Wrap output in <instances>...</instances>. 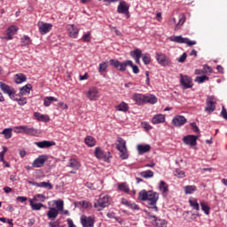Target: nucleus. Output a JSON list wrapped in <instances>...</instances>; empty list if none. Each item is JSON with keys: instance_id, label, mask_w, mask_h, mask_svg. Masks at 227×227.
I'll return each mask as SVG.
<instances>
[{"instance_id": "nucleus-1", "label": "nucleus", "mask_w": 227, "mask_h": 227, "mask_svg": "<svg viewBox=\"0 0 227 227\" xmlns=\"http://www.w3.org/2000/svg\"><path fill=\"white\" fill-rule=\"evenodd\" d=\"M138 200L140 201H146L147 208L152 210V212H159V207H157V201H159V194L153 191L142 190L138 193Z\"/></svg>"}, {"instance_id": "nucleus-2", "label": "nucleus", "mask_w": 227, "mask_h": 227, "mask_svg": "<svg viewBox=\"0 0 227 227\" xmlns=\"http://www.w3.org/2000/svg\"><path fill=\"white\" fill-rule=\"evenodd\" d=\"M109 205H111V197H109L107 194L102 193L99 195L98 200H97L94 203V208H96L98 212H100Z\"/></svg>"}, {"instance_id": "nucleus-3", "label": "nucleus", "mask_w": 227, "mask_h": 227, "mask_svg": "<svg viewBox=\"0 0 227 227\" xmlns=\"http://www.w3.org/2000/svg\"><path fill=\"white\" fill-rule=\"evenodd\" d=\"M117 143H119V145H117L116 148L121 153V159H122V160L129 159V153L127 152V142L123 138L118 137Z\"/></svg>"}, {"instance_id": "nucleus-4", "label": "nucleus", "mask_w": 227, "mask_h": 227, "mask_svg": "<svg viewBox=\"0 0 227 227\" xmlns=\"http://www.w3.org/2000/svg\"><path fill=\"white\" fill-rule=\"evenodd\" d=\"M146 215L149 217V219L152 221L153 226L155 227H168V221L166 219L159 218L155 215H152L150 212L147 210L145 211Z\"/></svg>"}, {"instance_id": "nucleus-5", "label": "nucleus", "mask_w": 227, "mask_h": 227, "mask_svg": "<svg viewBox=\"0 0 227 227\" xmlns=\"http://www.w3.org/2000/svg\"><path fill=\"white\" fill-rule=\"evenodd\" d=\"M109 63L112 67H114V68L119 67V72H125L127 70V67H129V65H132V60H126L120 62L116 59H110Z\"/></svg>"}, {"instance_id": "nucleus-6", "label": "nucleus", "mask_w": 227, "mask_h": 227, "mask_svg": "<svg viewBox=\"0 0 227 227\" xmlns=\"http://www.w3.org/2000/svg\"><path fill=\"white\" fill-rule=\"evenodd\" d=\"M155 59L160 67H169L171 65V59L164 53L157 52L155 54Z\"/></svg>"}, {"instance_id": "nucleus-7", "label": "nucleus", "mask_w": 227, "mask_h": 227, "mask_svg": "<svg viewBox=\"0 0 227 227\" xmlns=\"http://www.w3.org/2000/svg\"><path fill=\"white\" fill-rule=\"evenodd\" d=\"M169 40L176 43H186L189 47L196 45V41H191L189 38L182 37V35L170 36Z\"/></svg>"}, {"instance_id": "nucleus-8", "label": "nucleus", "mask_w": 227, "mask_h": 227, "mask_svg": "<svg viewBox=\"0 0 227 227\" xmlns=\"http://www.w3.org/2000/svg\"><path fill=\"white\" fill-rule=\"evenodd\" d=\"M0 90L4 93L5 95H8L11 99L15 98V89L13 87H11L10 85L0 82Z\"/></svg>"}, {"instance_id": "nucleus-9", "label": "nucleus", "mask_w": 227, "mask_h": 227, "mask_svg": "<svg viewBox=\"0 0 227 227\" xmlns=\"http://www.w3.org/2000/svg\"><path fill=\"white\" fill-rule=\"evenodd\" d=\"M207 107L205 108L206 113H208L209 114L211 113H214L215 111V98L214 96L207 97L206 99Z\"/></svg>"}, {"instance_id": "nucleus-10", "label": "nucleus", "mask_w": 227, "mask_h": 227, "mask_svg": "<svg viewBox=\"0 0 227 227\" xmlns=\"http://www.w3.org/2000/svg\"><path fill=\"white\" fill-rule=\"evenodd\" d=\"M81 224L82 227H95V217L93 216H81Z\"/></svg>"}, {"instance_id": "nucleus-11", "label": "nucleus", "mask_w": 227, "mask_h": 227, "mask_svg": "<svg viewBox=\"0 0 227 227\" xmlns=\"http://www.w3.org/2000/svg\"><path fill=\"white\" fill-rule=\"evenodd\" d=\"M48 160L49 156H47L46 154L39 155L38 158H36L33 161L32 166L33 168H43V164H45V162H47Z\"/></svg>"}, {"instance_id": "nucleus-12", "label": "nucleus", "mask_w": 227, "mask_h": 227, "mask_svg": "<svg viewBox=\"0 0 227 227\" xmlns=\"http://www.w3.org/2000/svg\"><path fill=\"white\" fill-rule=\"evenodd\" d=\"M181 86H183L184 90H189V88H192V79L187 75H182L180 78Z\"/></svg>"}, {"instance_id": "nucleus-13", "label": "nucleus", "mask_w": 227, "mask_h": 227, "mask_svg": "<svg viewBox=\"0 0 227 227\" xmlns=\"http://www.w3.org/2000/svg\"><path fill=\"white\" fill-rule=\"evenodd\" d=\"M187 123V119L184 115H176L172 120L174 127H182Z\"/></svg>"}, {"instance_id": "nucleus-14", "label": "nucleus", "mask_w": 227, "mask_h": 227, "mask_svg": "<svg viewBox=\"0 0 227 227\" xmlns=\"http://www.w3.org/2000/svg\"><path fill=\"white\" fill-rule=\"evenodd\" d=\"M100 97V94L98 92V89L97 87H90L89 90L87 91V98L89 100H97Z\"/></svg>"}, {"instance_id": "nucleus-15", "label": "nucleus", "mask_w": 227, "mask_h": 227, "mask_svg": "<svg viewBox=\"0 0 227 227\" xmlns=\"http://www.w3.org/2000/svg\"><path fill=\"white\" fill-rule=\"evenodd\" d=\"M118 13H121L122 15H126V17L129 19L130 17V12H129V6L127 5V3L121 2L117 7Z\"/></svg>"}, {"instance_id": "nucleus-16", "label": "nucleus", "mask_w": 227, "mask_h": 227, "mask_svg": "<svg viewBox=\"0 0 227 227\" xmlns=\"http://www.w3.org/2000/svg\"><path fill=\"white\" fill-rule=\"evenodd\" d=\"M34 145L38 148H51V146H56V142L49 141V140H43L41 142H34Z\"/></svg>"}, {"instance_id": "nucleus-17", "label": "nucleus", "mask_w": 227, "mask_h": 227, "mask_svg": "<svg viewBox=\"0 0 227 227\" xmlns=\"http://www.w3.org/2000/svg\"><path fill=\"white\" fill-rule=\"evenodd\" d=\"M19 27L17 26H11L6 32V36L2 37L4 40H13L14 35H17Z\"/></svg>"}, {"instance_id": "nucleus-18", "label": "nucleus", "mask_w": 227, "mask_h": 227, "mask_svg": "<svg viewBox=\"0 0 227 227\" xmlns=\"http://www.w3.org/2000/svg\"><path fill=\"white\" fill-rule=\"evenodd\" d=\"M38 27L41 35H47V33L52 29V24L40 22L38 23Z\"/></svg>"}, {"instance_id": "nucleus-19", "label": "nucleus", "mask_w": 227, "mask_h": 227, "mask_svg": "<svg viewBox=\"0 0 227 227\" xmlns=\"http://www.w3.org/2000/svg\"><path fill=\"white\" fill-rule=\"evenodd\" d=\"M130 56L131 58H133L137 65H141L140 59H141V56H143V51H141L140 49H136L135 51H130Z\"/></svg>"}, {"instance_id": "nucleus-20", "label": "nucleus", "mask_w": 227, "mask_h": 227, "mask_svg": "<svg viewBox=\"0 0 227 227\" xmlns=\"http://www.w3.org/2000/svg\"><path fill=\"white\" fill-rule=\"evenodd\" d=\"M198 140V137L194 135H188L183 138V142L184 145H189L190 146H196V141Z\"/></svg>"}, {"instance_id": "nucleus-21", "label": "nucleus", "mask_w": 227, "mask_h": 227, "mask_svg": "<svg viewBox=\"0 0 227 227\" xmlns=\"http://www.w3.org/2000/svg\"><path fill=\"white\" fill-rule=\"evenodd\" d=\"M67 31H69V36L71 38H77L79 35V28H77L74 24L67 26Z\"/></svg>"}, {"instance_id": "nucleus-22", "label": "nucleus", "mask_w": 227, "mask_h": 227, "mask_svg": "<svg viewBox=\"0 0 227 227\" xmlns=\"http://www.w3.org/2000/svg\"><path fill=\"white\" fill-rule=\"evenodd\" d=\"M166 121V116L161 114H155L152 119L153 125H159V123H164Z\"/></svg>"}, {"instance_id": "nucleus-23", "label": "nucleus", "mask_w": 227, "mask_h": 227, "mask_svg": "<svg viewBox=\"0 0 227 227\" xmlns=\"http://www.w3.org/2000/svg\"><path fill=\"white\" fill-rule=\"evenodd\" d=\"M159 190L161 192L162 196H168V192H169V186L164 181H160L159 183Z\"/></svg>"}, {"instance_id": "nucleus-24", "label": "nucleus", "mask_w": 227, "mask_h": 227, "mask_svg": "<svg viewBox=\"0 0 227 227\" xmlns=\"http://www.w3.org/2000/svg\"><path fill=\"white\" fill-rule=\"evenodd\" d=\"M137 152L139 155H143L144 153H148L150 150H152V146L150 145H138L137 146Z\"/></svg>"}, {"instance_id": "nucleus-25", "label": "nucleus", "mask_w": 227, "mask_h": 227, "mask_svg": "<svg viewBox=\"0 0 227 227\" xmlns=\"http://www.w3.org/2000/svg\"><path fill=\"white\" fill-rule=\"evenodd\" d=\"M145 95L134 93L133 100L137 104V106H143V104H145Z\"/></svg>"}, {"instance_id": "nucleus-26", "label": "nucleus", "mask_w": 227, "mask_h": 227, "mask_svg": "<svg viewBox=\"0 0 227 227\" xmlns=\"http://www.w3.org/2000/svg\"><path fill=\"white\" fill-rule=\"evenodd\" d=\"M25 134L27 136H38V134H40V130L31 126H25Z\"/></svg>"}, {"instance_id": "nucleus-27", "label": "nucleus", "mask_w": 227, "mask_h": 227, "mask_svg": "<svg viewBox=\"0 0 227 227\" xmlns=\"http://www.w3.org/2000/svg\"><path fill=\"white\" fill-rule=\"evenodd\" d=\"M94 153L97 159H105V160H109V156H106V153L100 150L99 147L95 148Z\"/></svg>"}, {"instance_id": "nucleus-28", "label": "nucleus", "mask_w": 227, "mask_h": 227, "mask_svg": "<svg viewBox=\"0 0 227 227\" xmlns=\"http://www.w3.org/2000/svg\"><path fill=\"white\" fill-rule=\"evenodd\" d=\"M59 211L56 207H49V211L47 213L48 219L54 220L58 217Z\"/></svg>"}, {"instance_id": "nucleus-29", "label": "nucleus", "mask_w": 227, "mask_h": 227, "mask_svg": "<svg viewBox=\"0 0 227 227\" xmlns=\"http://www.w3.org/2000/svg\"><path fill=\"white\" fill-rule=\"evenodd\" d=\"M67 168H71L72 169H74V171H77V169L81 168V163L75 159H71L67 163Z\"/></svg>"}, {"instance_id": "nucleus-30", "label": "nucleus", "mask_w": 227, "mask_h": 227, "mask_svg": "<svg viewBox=\"0 0 227 227\" xmlns=\"http://www.w3.org/2000/svg\"><path fill=\"white\" fill-rule=\"evenodd\" d=\"M200 204L201 207L202 212L206 214V215H210V207L208 206V203L205 202V200H200Z\"/></svg>"}, {"instance_id": "nucleus-31", "label": "nucleus", "mask_w": 227, "mask_h": 227, "mask_svg": "<svg viewBox=\"0 0 227 227\" xmlns=\"http://www.w3.org/2000/svg\"><path fill=\"white\" fill-rule=\"evenodd\" d=\"M189 204L193 210H196V212H200V203H198V199L196 198L190 199Z\"/></svg>"}, {"instance_id": "nucleus-32", "label": "nucleus", "mask_w": 227, "mask_h": 227, "mask_svg": "<svg viewBox=\"0 0 227 227\" xmlns=\"http://www.w3.org/2000/svg\"><path fill=\"white\" fill-rule=\"evenodd\" d=\"M30 207L32 210H42V208H46L45 205L43 203H35L33 200H29Z\"/></svg>"}, {"instance_id": "nucleus-33", "label": "nucleus", "mask_w": 227, "mask_h": 227, "mask_svg": "<svg viewBox=\"0 0 227 227\" xmlns=\"http://www.w3.org/2000/svg\"><path fill=\"white\" fill-rule=\"evenodd\" d=\"M85 145L89 146L90 148H92V146H95L97 145V140L91 136H88L84 139Z\"/></svg>"}, {"instance_id": "nucleus-34", "label": "nucleus", "mask_w": 227, "mask_h": 227, "mask_svg": "<svg viewBox=\"0 0 227 227\" xmlns=\"http://www.w3.org/2000/svg\"><path fill=\"white\" fill-rule=\"evenodd\" d=\"M31 90H33V85L28 83L20 88V95H29V93H31Z\"/></svg>"}, {"instance_id": "nucleus-35", "label": "nucleus", "mask_w": 227, "mask_h": 227, "mask_svg": "<svg viewBox=\"0 0 227 227\" xmlns=\"http://www.w3.org/2000/svg\"><path fill=\"white\" fill-rule=\"evenodd\" d=\"M52 102H58V98L55 97H45L43 98V106L45 107H49L51 106V104H52Z\"/></svg>"}, {"instance_id": "nucleus-36", "label": "nucleus", "mask_w": 227, "mask_h": 227, "mask_svg": "<svg viewBox=\"0 0 227 227\" xmlns=\"http://www.w3.org/2000/svg\"><path fill=\"white\" fill-rule=\"evenodd\" d=\"M145 104H157V97L149 94L145 96Z\"/></svg>"}, {"instance_id": "nucleus-37", "label": "nucleus", "mask_w": 227, "mask_h": 227, "mask_svg": "<svg viewBox=\"0 0 227 227\" xmlns=\"http://www.w3.org/2000/svg\"><path fill=\"white\" fill-rule=\"evenodd\" d=\"M184 194H194L196 191H198V188L196 185H186L184 187Z\"/></svg>"}, {"instance_id": "nucleus-38", "label": "nucleus", "mask_w": 227, "mask_h": 227, "mask_svg": "<svg viewBox=\"0 0 227 227\" xmlns=\"http://www.w3.org/2000/svg\"><path fill=\"white\" fill-rule=\"evenodd\" d=\"M116 111H121V113H127L129 111V105L125 102H121L120 105L115 106Z\"/></svg>"}, {"instance_id": "nucleus-39", "label": "nucleus", "mask_w": 227, "mask_h": 227, "mask_svg": "<svg viewBox=\"0 0 227 227\" xmlns=\"http://www.w3.org/2000/svg\"><path fill=\"white\" fill-rule=\"evenodd\" d=\"M27 78L24 75V74H17L15 75V83L16 84H22V82H26Z\"/></svg>"}, {"instance_id": "nucleus-40", "label": "nucleus", "mask_w": 227, "mask_h": 227, "mask_svg": "<svg viewBox=\"0 0 227 227\" xmlns=\"http://www.w3.org/2000/svg\"><path fill=\"white\" fill-rule=\"evenodd\" d=\"M35 118L38 120V121H49V116L42 114L38 112L34 113Z\"/></svg>"}, {"instance_id": "nucleus-41", "label": "nucleus", "mask_w": 227, "mask_h": 227, "mask_svg": "<svg viewBox=\"0 0 227 227\" xmlns=\"http://www.w3.org/2000/svg\"><path fill=\"white\" fill-rule=\"evenodd\" d=\"M119 191H121L122 192H125L126 194H129L130 192V189L129 188V184L127 183H121L118 185Z\"/></svg>"}, {"instance_id": "nucleus-42", "label": "nucleus", "mask_w": 227, "mask_h": 227, "mask_svg": "<svg viewBox=\"0 0 227 227\" xmlns=\"http://www.w3.org/2000/svg\"><path fill=\"white\" fill-rule=\"evenodd\" d=\"M142 61L144 65H150L152 63V58L150 57L149 53L142 54Z\"/></svg>"}, {"instance_id": "nucleus-43", "label": "nucleus", "mask_w": 227, "mask_h": 227, "mask_svg": "<svg viewBox=\"0 0 227 227\" xmlns=\"http://www.w3.org/2000/svg\"><path fill=\"white\" fill-rule=\"evenodd\" d=\"M153 171L152 170H145L140 173L142 178H153Z\"/></svg>"}, {"instance_id": "nucleus-44", "label": "nucleus", "mask_w": 227, "mask_h": 227, "mask_svg": "<svg viewBox=\"0 0 227 227\" xmlns=\"http://www.w3.org/2000/svg\"><path fill=\"white\" fill-rule=\"evenodd\" d=\"M31 44V38L27 35H24L21 38V47H27V45Z\"/></svg>"}, {"instance_id": "nucleus-45", "label": "nucleus", "mask_w": 227, "mask_h": 227, "mask_svg": "<svg viewBox=\"0 0 227 227\" xmlns=\"http://www.w3.org/2000/svg\"><path fill=\"white\" fill-rule=\"evenodd\" d=\"M37 187H42L43 189L52 190V184L49 182H41L37 184Z\"/></svg>"}, {"instance_id": "nucleus-46", "label": "nucleus", "mask_w": 227, "mask_h": 227, "mask_svg": "<svg viewBox=\"0 0 227 227\" xmlns=\"http://www.w3.org/2000/svg\"><path fill=\"white\" fill-rule=\"evenodd\" d=\"M184 23H185V16L184 14L179 15V21L176 25L175 29H178V27H182V26H184Z\"/></svg>"}, {"instance_id": "nucleus-47", "label": "nucleus", "mask_w": 227, "mask_h": 227, "mask_svg": "<svg viewBox=\"0 0 227 227\" xmlns=\"http://www.w3.org/2000/svg\"><path fill=\"white\" fill-rule=\"evenodd\" d=\"M47 200V197L43 194H35L33 200L34 201H42L43 203Z\"/></svg>"}, {"instance_id": "nucleus-48", "label": "nucleus", "mask_w": 227, "mask_h": 227, "mask_svg": "<svg viewBox=\"0 0 227 227\" xmlns=\"http://www.w3.org/2000/svg\"><path fill=\"white\" fill-rule=\"evenodd\" d=\"M107 62H102L99 64V67H98V72L99 74H104V72H106L107 70Z\"/></svg>"}, {"instance_id": "nucleus-49", "label": "nucleus", "mask_w": 227, "mask_h": 227, "mask_svg": "<svg viewBox=\"0 0 227 227\" xmlns=\"http://www.w3.org/2000/svg\"><path fill=\"white\" fill-rule=\"evenodd\" d=\"M15 134H25L26 126H18L14 128Z\"/></svg>"}, {"instance_id": "nucleus-50", "label": "nucleus", "mask_w": 227, "mask_h": 227, "mask_svg": "<svg viewBox=\"0 0 227 227\" xmlns=\"http://www.w3.org/2000/svg\"><path fill=\"white\" fill-rule=\"evenodd\" d=\"M12 100L18 102L19 106H26V104H27V99L26 98H17L14 96Z\"/></svg>"}, {"instance_id": "nucleus-51", "label": "nucleus", "mask_w": 227, "mask_h": 227, "mask_svg": "<svg viewBox=\"0 0 227 227\" xmlns=\"http://www.w3.org/2000/svg\"><path fill=\"white\" fill-rule=\"evenodd\" d=\"M208 76L207 75H202V76H197L195 78V82H199V84H201L203 82H205V81H208Z\"/></svg>"}, {"instance_id": "nucleus-52", "label": "nucleus", "mask_w": 227, "mask_h": 227, "mask_svg": "<svg viewBox=\"0 0 227 227\" xmlns=\"http://www.w3.org/2000/svg\"><path fill=\"white\" fill-rule=\"evenodd\" d=\"M12 129H4L2 134L4 136L5 139H10L12 137Z\"/></svg>"}, {"instance_id": "nucleus-53", "label": "nucleus", "mask_w": 227, "mask_h": 227, "mask_svg": "<svg viewBox=\"0 0 227 227\" xmlns=\"http://www.w3.org/2000/svg\"><path fill=\"white\" fill-rule=\"evenodd\" d=\"M58 212H63L64 202L63 200H55Z\"/></svg>"}, {"instance_id": "nucleus-54", "label": "nucleus", "mask_w": 227, "mask_h": 227, "mask_svg": "<svg viewBox=\"0 0 227 227\" xmlns=\"http://www.w3.org/2000/svg\"><path fill=\"white\" fill-rule=\"evenodd\" d=\"M175 176H177V178H185V172L184 170L176 169Z\"/></svg>"}, {"instance_id": "nucleus-55", "label": "nucleus", "mask_w": 227, "mask_h": 227, "mask_svg": "<svg viewBox=\"0 0 227 227\" xmlns=\"http://www.w3.org/2000/svg\"><path fill=\"white\" fill-rule=\"evenodd\" d=\"M82 42H90L91 40V32H88L82 37Z\"/></svg>"}, {"instance_id": "nucleus-56", "label": "nucleus", "mask_w": 227, "mask_h": 227, "mask_svg": "<svg viewBox=\"0 0 227 227\" xmlns=\"http://www.w3.org/2000/svg\"><path fill=\"white\" fill-rule=\"evenodd\" d=\"M185 59H187V53L184 52L178 59V63H184Z\"/></svg>"}, {"instance_id": "nucleus-57", "label": "nucleus", "mask_w": 227, "mask_h": 227, "mask_svg": "<svg viewBox=\"0 0 227 227\" xmlns=\"http://www.w3.org/2000/svg\"><path fill=\"white\" fill-rule=\"evenodd\" d=\"M129 67H132L133 74H138L139 73V67L136 65H134V62L131 61V65Z\"/></svg>"}, {"instance_id": "nucleus-58", "label": "nucleus", "mask_w": 227, "mask_h": 227, "mask_svg": "<svg viewBox=\"0 0 227 227\" xmlns=\"http://www.w3.org/2000/svg\"><path fill=\"white\" fill-rule=\"evenodd\" d=\"M142 127L147 131L152 130V126L148 122H142Z\"/></svg>"}, {"instance_id": "nucleus-59", "label": "nucleus", "mask_w": 227, "mask_h": 227, "mask_svg": "<svg viewBox=\"0 0 227 227\" xmlns=\"http://www.w3.org/2000/svg\"><path fill=\"white\" fill-rule=\"evenodd\" d=\"M128 208H130L131 210H139V207L136 203L130 202Z\"/></svg>"}, {"instance_id": "nucleus-60", "label": "nucleus", "mask_w": 227, "mask_h": 227, "mask_svg": "<svg viewBox=\"0 0 227 227\" xmlns=\"http://www.w3.org/2000/svg\"><path fill=\"white\" fill-rule=\"evenodd\" d=\"M203 69L205 74H212V67L207 65L203 66Z\"/></svg>"}, {"instance_id": "nucleus-61", "label": "nucleus", "mask_w": 227, "mask_h": 227, "mask_svg": "<svg viewBox=\"0 0 227 227\" xmlns=\"http://www.w3.org/2000/svg\"><path fill=\"white\" fill-rule=\"evenodd\" d=\"M190 125L193 132H200V128H198L196 122H192Z\"/></svg>"}, {"instance_id": "nucleus-62", "label": "nucleus", "mask_w": 227, "mask_h": 227, "mask_svg": "<svg viewBox=\"0 0 227 227\" xmlns=\"http://www.w3.org/2000/svg\"><path fill=\"white\" fill-rule=\"evenodd\" d=\"M221 115L223 120L227 121V112H226V108H224V106H223V108H222Z\"/></svg>"}, {"instance_id": "nucleus-63", "label": "nucleus", "mask_w": 227, "mask_h": 227, "mask_svg": "<svg viewBox=\"0 0 227 227\" xmlns=\"http://www.w3.org/2000/svg\"><path fill=\"white\" fill-rule=\"evenodd\" d=\"M16 201H19L20 203H24L25 201H27V197L19 196L16 198Z\"/></svg>"}, {"instance_id": "nucleus-64", "label": "nucleus", "mask_w": 227, "mask_h": 227, "mask_svg": "<svg viewBox=\"0 0 227 227\" xmlns=\"http://www.w3.org/2000/svg\"><path fill=\"white\" fill-rule=\"evenodd\" d=\"M49 226H50V227H59V221L50 222V223H49Z\"/></svg>"}]
</instances>
